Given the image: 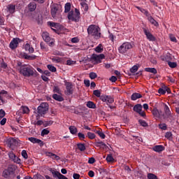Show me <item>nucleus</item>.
<instances>
[{"label": "nucleus", "instance_id": "nucleus-1", "mask_svg": "<svg viewBox=\"0 0 179 179\" xmlns=\"http://www.w3.org/2000/svg\"><path fill=\"white\" fill-rule=\"evenodd\" d=\"M87 33L90 36H92L96 40H99L101 37V33H100V27L95 24H91L87 28Z\"/></svg>", "mask_w": 179, "mask_h": 179}, {"label": "nucleus", "instance_id": "nucleus-2", "mask_svg": "<svg viewBox=\"0 0 179 179\" xmlns=\"http://www.w3.org/2000/svg\"><path fill=\"white\" fill-rule=\"evenodd\" d=\"M93 95L96 96V97H99L101 101H103V103L113 104V102L114 101V98L113 96L110 95H101V92L99 90H94Z\"/></svg>", "mask_w": 179, "mask_h": 179}, {"label": "nucleus", "instance_id": "nucleus-3", "mask_svg": "<svg viewBox=\"0 0 179 179\" xmlns=\"http://www.w3.org/2000/svg\"><path fill=\"white\" fill-rule=\"evenodd\" d=\"M36 70L31 66H22L20 69V73L25 78L34 76Z\"/></svg>", "mask_w": 179, "mask_h": 179}, {"label": "nucleus", "instance_id": "nucleus-4", "mask_svg": "<svg viewBox=\"0 0 179 179\" xmlns=\"http://www.w3.org/2000/svg\"><path fill=\"white\" fill-rule=\"evenodd\" d=\"M67 17L69 20H71V22H75L76 23H78L80 19V11H79L78 8H75L74 11L73 10H71L68 13Z\"/></svg>", "mask_w": 179, "mask_h": 179}, {"label": "nucleus", "instance_id": "nucleus-5", "mask_svg": "<svg viewBox=\"0 0 179 179\" xmlns=\"http://www.w3.org/2000/svg\"><path fill=\"white\" fill-rule=\"evenodd\" d=\"M15 170L16 166L13 164L9 165L8 169H5L3 171V176L4 177V178H10V176L15 174Z\"/></svg>", "mask_w": 179, "mask_h": 179}, {"label": "nucleus", "instance_id": "nucleus-6", "mask_svg": "<svg viewBox=\"0 0 179 179\" xmlns=\"http://www.w3.org/2000/svg\"><path fill=\"white\" fill-rule=\"evenodd\" d=\"M134 48V43L125 42L122 43L119 48L118 51L120 54H125L129 50Z\"/></svg>", "mask_w": 179, "mask_h": 179}, {"label": "nucleus", "instance_id": "nucleus-7", "mask_svg": "<svg viewBox=\"0 0 179 179\" xmlns=\"http://www.w3.org/2000/svg\"><path fill=\"white\" fill-rule=\"evenodd\" d=\"M37 110L38 115H41V117H43V115H45V113L48 112V103H41L38 107Z\"/></svg>", "mask_w": 179, "mask_h": 179}, {"label": "nucleus", "instance_id": "nucleus-8", "mask_svg": "<svg viewBox=\"0 0 179 179\" xmlns=\"http://www.w3.org/2000/svg\"><path fill=\"white\" fill-rule=\"evenodd\" d=\"M8 156L10 160H11V162H13V163H16L17 164H20V163H22V160L20 158H18L17 156H16V155H15L13 151L8 152Z\"/></svg>", "mask_w": 179, "mask_h": 179}, {"label": "nucleus", "instance_id": "nucleus-9", "mask_svg": "<svg viewBox=\"0 0 179 179\" xmlns=\"http://www.w3.org/2000/svg\"><path fill=\"white\" fill-rule=\"evenodd\" d=\"M22 41V39L19 38H14L9 44L10 50H16L19 47V43Z\"/></svg>", "mask_w": 179, "mask_h": 179}, {"label": "nucleus", "instance_id": "nucleus-10", "mask_svg": "<svg viewBox=\"0 0 179 179\" xmlns=\"http://www.w3.org/2000/svg\"><path fill=\"white\" fill-rule=\"evenodd\" d=\"M50 8V13L52 17H53V19H55L57 17V15L59 13V6H58V4H53L51 6Z\"/></svg>", "mask_w": 179, "mask_h": 179}, {"label": "nucleus", "instance_id": "nucleus-11", "mask_svg": "<svg viewBox=\"0 0 179 179\" xmlns=\"http://www.w3.org/2000/svg\"><path fill=\"white\" fill-rule=\"evenodd\" d=\"M65 94H66V96H71V94H73V85H72V83L66 82L65 83Z\"/></svg>", "mask_w": 179, "mask_h": 179}, {"label": "nucleus", "instance_id": "nucleus-12", "mask_svg": "<svg viewBox=\"0 0 179 179\" xmlns=\"http://www.w3.org/2000/svg\"><path fill=\"white\" fill-rule=\"evenodd\" d=\"M143 33L146 36V38L149 40V41H156V37L149 31V29H146V28H143Z\"/></svg>", "mask_w": 179, "mask_h": 179}, {"label": "nucleus", "instance_id": "nucleus-13", "mask_svg": "<svg viewBox=\"0 0 179 179\" xmlns=\"http://www.w3.org/2000/svg\"><path fill=\"white\" fill-rule=\"evenodd\" d=\"M21 58H23L24 59H28L29 61H34V59H36L37 58V56L32 55H29L26 52L20 53Z\"/></svg>", "mask_w": 179, "mask_h": 179}, {"label": "nucleus", "instance_id": "nucleus-14", "mask_svg": "<svg viewBox=\"0 0 179 179\" xmlns=\"http://www.w3.org/2000/svg\"><path fill=\"white\" fill-rule=\"evenodd\" d=\"M28 141L31 142V143H38V145H40V146H43L44 145V142L40 139H38L37 138L29 137Z\"/></svg>", "mask_w": 179, "mask_h": 179}, {"label": "nucleus", "instance_id": "nucleus-15", "mask_svg": "<svg viewBox=\"0 0 179 179\" xmlns=\"http://www.w3.org/2000/svg\"><path fill=\"white\" fill-rule=\"evenodd\" d=\"M51 173L55 178L57 177L59 179H68V178L62 175L59 171H52Z\"/></svg>", "mask_w": 179, "mask_h": 179}, {"label": "nucleus", "instance_id": "nucleus-16", "mask_svg": "<svg viewBox=\"0 0 179 179\" xmlns=\"http://www.w3.org/2000/svg\"><path fill=\"white\" fill-rule=\"evenodd\" d=\"M164 110L168 118H173V115L171 114V111H170V108L167 104L164 103Z\"/></svg>", "mask_w": 179, "mask_h": 179}, {"label": "nucleus", "instance_id": "nucleus-17", "mask_svg": "<svg viewBox=\"0 0 179 179\" xmlns=\"http://www.w3.org/2000/svg\"><path fill=\"white\" fill-rule=\"evenodd\" d=\"M165 149L166 148L162 145H155L152 148V150H154V152H156L157 153H162V152H163Z\"/></svg>", "mask_w": 179, "mask_h": 179}, {"label": "nucleus", "instance_id": "nucleus-18", "mask_svg": "<svg viewBox=\"0 0 179 179\" xmlns=\"http://www.w3.org/2000/svg\"><path fill=\"white\" fill-rule=\"evenodd\" d=\"M7 145L8 148L16 146V145H17V141H16L15 138H8L7 140Z\"/></svg>", "mask_w": 179, "mask_h": 179}, {"label": "nucleus", "instance_id": "nucleus-19", "mask_svg": "<svg viewBox=\"0 0 179 179\" xmlns=\"http://www.w3.org/2000/svg\"><path fill=\"white\" fill-rule=\"evenodd\" d=\"M79 150L80 152H85L86 150V145H85V143H77V147L76 148V152H78Z\"/></svg>", "mask_w": 179, "mask_h": 179}, {"label": "nucleus", "instance_id": "nucleus-20", "mask_svg": "<svg viewBox=\"0 0 179 179\" xmlns=\"http://www.w3.org/2000/svg\"><path fill=\"white\" fill-rule=\"evenodd\" d=\"M24 48L25 51H28L29 54H33V52H34V48L31 45H30V44L29 43H26L24 45Z\"/></svg>", "mask_w": 179, "mask_h": 179}, {"label": "nucleus", "instance_id": "nucleus-21", "mask_svg": "<svg viewBox=\"0 0 179 179\" xmlns=\"http://www.w3.org/2000/svg\"><path fill=\"white\" fill-rule=\"evenodd\" d=\"M37 8V4L34 2H31L28 4V9L29 12H34Z\"/></svg>", "mask_w": 179, "mask_h": 179}, {"label": "nucleus", "instance_id": "nucleus-22", "mask_svg": "<svg viewBox=\"0 0 179 179\" xmlns=\"http://www.w3.org/2000/svg\"><path fill=\"white\" fill-rule=\"evenodd\" d=\"M46 156H48V157H51V159H53V160H59V159H61L59 156L50 152H46Z\"/></svg>", "mask_w": 179, "mask_h": 179}, {"label": "nucleus", "instance_id": "nucleus-23", "mask_svg": "<svg viewBox=\"0 0 179 179\" xmlns=\"http://www.w3.org/2000/svg\"><path fill=\"white\" fill-rule=\"evenodd\" d=\"M131 99L133 101H135V100H138V99H142V94L135 92L131 95Z\"/></svg>", "mask_w": 179, "mask_h": 179}, {"label": "nucleus", "instance_id": "nucleus-24", "mask_svg": "<svg viewBox=\"0 0 179 179\" xmlns=\"http://www.w3.org/2000/svg\"><path fill=\"white\" fill-rule=\"evenodd\" d=\"M142 108H143L142 105L136 104L134 106L133 110L138 114V113H141V110H142Z\"/></svg>", "mask_w": 179, "mask_h": 179}, {"label": "nucleus", "instance_id": "nucleus-25", "mask_svg": "<svg viewBox=\"0 0 179 179\" xmlns=\"http://www.w3.org/2000/svg\"><path fill=\"white\" fill-rule=\"evenodd\" d=\"M52 99H54V100H56L57 101H64V97H62V96L58 95L57 94H54L52 95Z\"/></svg>", "mask_w": 179, "mask_h": 179}, {"label": "nucleus", "instance_id": "nucleus-26", "mask_svg": "<svg viewBox=\"0 0 179 179\" xmlns=\"http://www.w3.org/2000/svg\"><path fill=\"white\" fill-rule=\"evenodd\" d=\"M141 68V66L139 64L134 65L130 69L131 73H136L138 72V70Z\"/></svg>", "mask_w": 179, "mask_h": 179}, {"label": "nucleus", "instance_id": "nucleus-27", "mask_svg": "<svg viewBox=\"0 0 179 179\" xmlns=\"http://www.w3.org/2000/svg\"><path fill=\"white\" fill-rule=\"evenodd\" d=\"M1 94H8V92L5 90H2L0 92V103H2V104H5L6 103V100L3 99V97Z\"/></svg>", "mask_w": 179, "mask_h": 179}, {"label": "nucleus", "instance_id": "nucleus-28", "mask_svg": "<svg viewBox=\"0 0 179 179\" xmlns=\"http://www.w3.org/2000/svg\"><path fill=\"white\" fill-rule=\"evenodd\" d=\"M8 9L10 13H15V10H16V6L13 5V4H10L8 6Z\"/></svg>", "mask_w": 179, "mask_h": 179}, {"label": "nucleus", "instance_id": "nucleus-29", "mask_svg": "<svg viewBox=\"0 0 179 179\" xmlns=\"http://www.w3.org/2000/svg\"><path fill=\"white\" fill-rule=\"evenodd\" d=\"M42 37L44 41H45L46 43H50V41H51V38L50 37V36H48V34L47 33H43L42 34Z\"/></svg>", "mask_w": 179, "mask_h": 179}, {"label": "nucleus", "instance_id": "nucleus-30", "mask_svg": "<svg viewBox=\"0 0 179 179\" xmlns=\"http://www.w3.org/2000/svg\"><path fill=\"white\" fill-rule=\"evenodd\" d=\"M96 134H97V135H99V136H100L101 139H106V134L103 133V130H101V129L96 130Z\"/></svg>", "mask_w": 179, "mask_h": 179}, {"label": "nucleus", "instance_id": "nucleus-31", "mask_svg": "<svg viewBox=\"0 0 179 179\" xmlns=\"http://www.w3.org/2000/svg\"><path fill=\"white\" fill-rule=\"evenodd\" d=\"M145 72H150V73H154V75L157 73V70L155 68H145Z\"/></svg>", "mask_w": 179, "mask_h": 179}, {"label": "nucleus", "instance_id": "nucleus-32", "mask_svg": "<svg viewBox=\"0 0 179 179\" xmlns=\"http://www.w3.org/2000/svg\"><path fill=\"white\" fill-rule=\"evenodd\" d=\"M71 12V3H66L64 6V13Z\"/></svg>", "mask_w": 179, "mask_h": 179}, {"label": "nucleus", "instance_id": "nucleus-33", "mask_svg": "<svg viewBox=\"0 0 179 179\" xmlns=\"http://www.w3.org/2000/svg\"><path fill=\"white\" fill-rule=\"evenodd\" d=\"M152 113L154 117H156L157 118H159V117H160V112H159V110H157L156 108H153Z\"/></svg>", "mask_w": 179, "mask_h": 179}, {"label": "nucleus", "instance_id": "nucleus-34", "mask_svg": "<svg viewBox=\"0 0 179 179\" xmlns=\"http://www.w3.org/2000/svg\"><path fill=\"white\" fill-rule=\"evenodd\" d=\"M148 20L152 24H154V26H159V22L154 20L152 16L148 17Z\"/></svg>", "mask_w": 179, "mask_h": 179}, {"label": "nucleus", "instance_id": "nucleus-35", "mask_svg": "<svg viewBox=\"0 0 179 179\" xmlns=\"http://www.w3.org/2000/svg\"><path fill=\"white\" fill-rule=\"evenodd\" d=\"M86 106L88 107V108H96V103H94L93 101H89L87 102Z\"/></svg>", "mask_w": 179, "mask_h": 179}, {"label": "nucleus", "instance_id": "nucleus-36", "mask_svg": "<svg viewBox=\"0 0 179 179\" xmlns=\"http://www.w3.org/2000/svg\"><path fill=\"white\" fill-rule=\"evenodd\" d=\"M21 111H22L23 114H29L30 113V109L27 106L21 107Z\"/></svg>", "mask_w": 179, "mask_h": 179}, {"label": "nucleus", "instance_id": "nucleus-37", "mask_svg": "<svg viewBox=\"0 0 179 179\" xmlns=\"http://www.w3.org/2000/svg\"><path fill=\"white\" fill-rule=\"evenodd\" d=\"M69 131L72 135H75L78 132V129L75 126H71L69 127Z\"/></svg>", "mask_w": 179, "mask_h": 179}, {"label": "nucleus", "instance_id": "nucleus-38", "mask_svg": "<svg viewBox=\"0 0 179 179\" xmlns=\"http://www.w3.org/2000/svg\"><path fill=\"white\" fill-rule=\"evenodd\" d=\"M80 5L85 12H87V10H89V6L87 5V3H86V1L81 2Z\"/></svg>", "mask_w": 179, "mask_h": 179}, {"label": "nucleus", "instance_id": "nucleus-39", "mask_svg": "<svg viewBox=\"0 0 179 179\" xmlns=\"http://www.w3.org/2000/svg\"><path fill=\"white\" fill-rule=\"evenodd\" d=\"M47 68L49 69V71H50V72H57V68L52 66V64H48Z\"/></svg>", "mask_w": 179, "mask_h": 179}, {"label": "nucleus", "instance_id": "nucleus-40", "mask_svg": "<svg viewBox=\"0 0 179 179\" xmlns=\"http://www.w3.org/2000/svg\"><path fill=\"white\" fill-rule=\"evenodd\" d=\"M95 51L96 52H99V53H101L102 51H103V45L99 44L98 46H96L95 48Z\"/></svg>", "mask_w": 179, "mask_h": 179}, {"label": "nucleus", "instance_id": "nucleus-41", "mask_svg": "<svg viewBox=\"0 0 179 179\" xmlns=\"http://www.w3.org/2000/svg\"><path fill=\"white\" fill-rule=\"evenodd\" d=\"M92 59H94L95 62H96V64L101 63V60L97 55H94V56L92 57Z\"/></svg>", "mask_w": 179, "mask_h": 179}, {"label": "nucleus", "instance_id": "nucleus-42", "mask_svg": "<svg viewBox=\"0 0 179 179\" xmlns=\"http://www.w3.org/2000/svg\"><path fill=\"white\" fill-rule=\"evenodd\" d=\"M106 161L108 162V163H113L114 162V158L113 157V155H108L106 157Z\"/></svg>", "mask_w": 179, "mask_h": 179}, {"label": "nucleus", "instance_id": "nucleus-43", "mask_svg": "<svg viewBox=\"0 0 179 179\" xmlns=\"http://www.w3.org/2000/svg\"><path fill=\"white\" fill-rule=\"evenodd\" d=\"M52 124H54V121L52 120L45 121V122H43V127H45V128L47 127H50Z\"/></svg>", "mask_w": 179, "mask_h": 179}, {"label": "nucleus", "instance_id": "nucleus-44", "mask_svg": "<svg viewBox=\"0 0 179 179\" xmlns=\"http://www.w3.org/2000/svg\"><path fill=\"white\" fill-rule=\"evenodd\" d=\"M158 127L159 129H162V131H166L167 129V124H166V123L159 124Z\"/></svg>", "mask_w": 179, "mask_h": 179}, {"label": "nucleus", "instance_id": "nucleus-45", "mask_svg": "<svg viewBox=\"0 0 179 179\" xmlns=\"http://www.w3.org/2000/svg\"><path fill=\"white\" fill-rule=\"evenodd\" d=\"M147 178L148 179H157V176L155 175V173H148Z\"/></svg>", "mask_w": 179, "mask_h": 179}, {"label": "nucleus", "instance_id": "nucleus-46", "mask_svg": "<svg viewBox=\"0 0 179 179\" xmlns=\"http://www.w3.org/2000/svg\"><path fill=\"white\" fill-rule=\"evenodd\" d=\"M48 25L50 26V27H51V29H52V27L54 29H57V26L58 25V24L55 23V22H48Z\"/></svg>", "mask_w": 179, "mask_h": 179}, {"label": "nucleus", "instance_id": "nucleus-47", "mask_svg": "<svg viewBox=\"0 0 179 179\" xmlns=\"http://www.w3.org/2000/svg\"><path fill=\"white\" fill-rule=\"evenodd\" d=\"M138 123L140 124V125H141V127H148V122H146V121L143 120H138Z\"/></svg>", "mask_w": 179, "mask_h": 179}, {"label": "nucleus", "instance_id": "nucleus-48", "mask_svg": "<svg viewBox=\"0 0 179 179\" xmlns=\"http://www.w3.org/2000/svg\"><path fill=\"white\" fill-rule=\"evenodd\" d=\"M52 62H56V64H59L62 59L61 57H54L52 59Z\"/></svg>", "mask_w": 179, "mask_h": 179}, {"label": "nucleus", "instance_id": "nucleus-49", "mask_svg": "<svg viewBox=\"0 0 179 179\" xmlns=\"http://www.w3.org/2000/svg\"><path fill=\"white\" fill-rule=\"evenodd\" d=\"M168 65H169V66H170V68H177L176 62H169Z\"/></svg>", "mask_w": 179, "mask_h": 179}, {"label": "nucleus", "instance_id": "nucleus-50", "mask_svg": "<svg viewBox=\"0 0 179 179\" xmlns=\"http://www.w3.org/2000/svg\"><path fill=\"white\" fill-rule=\"evenodd\" d=\"M54 93H57L58 94H61V90L58 86H55L53 88Z\"/></svg>", "mask_w": 179, "mask_h": 179}, {"label": "nucleus", "instance_id": "nucleus-51", "mask_svg": "<svg viewBox=\"0 0 179 179\" xmlns=\"http://www.w3.org/2000/svg\"><path fill=\"white\" fill-rule=\"evenodd\" d=\"M50 134V131L47 129H43L41 131V136H44L45 135H48Z\"/></svg>", "mask_w": 179, "mask_h": 179}, {"label": "nucleus", "instance_id": "nucleus-52", "mask_svg": "<svg viewBox=\"0 0 179 179\" xmlns=\"http://www.w3.org/2000/svg\"><path fill=\"white\" fill-rule=\"evenodd\" d=\"M87 136L89 139H94V138H96V134H94V133L88 132Z\"/></svg>", "mask_w": 179, "mask_h": 179}, {"label": "nucleus", "instance_id": "nucleus-53", "mask_svg": "<svg viewBox=\"0 0 179 179\" xmlns=\"http://www.w3.org/2000/svg\"><path fill=\"white\" fill-rule=\"evenodd\" d=\"M169 38L173 43H177V38H176V36H174V35L169 34Z\"/></svg>", "mask_w": 179, "mask_h": 179}, {"label": "nucleus", "instance_id": "nucleus-54", "mask_svg": "<svg viewBox=\"0 0 179 179\" xmlns=\"http://www.w3.org/2000/svg\"><path fill=\"white\" fill-rule=\"evenodd\" d=\"M0 26H5V17L0 15Z\"/></svg>", "mask_w": 179, "mask_h": 179}, {"label": "nucleus", "instance_id": "nucleus-55", "mask_svg": "<svg viewBox=\"0 0 179 179\" xmlns=\"http://www.w3.org/2000/svg\"><path fill=\"white\" fill-rule=\"evenodd\" d=\"M90 79H96L97 78V74L94 72H91L90 73Z\"/></svg>", "mask_w": 179, "mask_h": 179}, {"label": "nucleus", "instance_id": "nucleus-56", "mask_svg": "<svg viewBox=\"0 0 179 179\" xmlns=\"http://www.w3.org/2000/svg\"><path fill=\"white\" fill-rule=\"evenodd\" d=\"M53 55H59V57H64V53H62V52L55 50L53 52Z\"/></svg>", "mask_w": 179, "mask_h": 179}, {"label": "nucleus", "instance_id": "nucleus-57", "mask_svg": "<svg viewBox=\"0 0 179 179\" xmlns=\"http://www.w3.org/2000/svg\"><path fill=\"white\" fill-rule=\"evenodd\" d=\"M98 146L102 147L103 149L104 148H107V145H106V143H104L103 141H99L96 143Z\"/></svg>", "mask_w": 179, "mask_h": 179}, {"label": "nucleus", "instance_id": "nucleus-58", "mask_svg": "<svg viewBox=\"0 0 179 179\" xmlns=\"http://www.w3.org/2000/svg\"><path fill=\"white\" fill-rule=\"evenodd\" d=\"M21 155L24 159H27V157H29V155H27V152L24 150L22 151Z\"/></svg>", "mask_w": 179, "mask_h": 179}, {"label": "nucleus", "instance_id": "nucleus-59", "mask_svg": "<svg viewBox=\"0 0 179 179\" xmlns=\"http://www.w3.org/2000/svg\"><path fill=\"white\" fill-rule=\"evenodd\" d=\"M172 136L173 134H171L170 131H167L165 134V138H167V139H171Z\"/></svg>", "mask_w": 179, "mask_h": 179}, {"label": "nucleus", "instance_id": "nucleus-60", "mask_svg": "<svg viewBox=\"0 0 179 179\" xmlns=\"http://www.w3.org/2000/svg\"><path fill=\"white\" fill-rule=\"evenodd\" d=\"M78 136L80 141H83V139H85L86 138L85 136V134H83V133H80V132L78 134Z\"/></svg>", "mask_w": 179, "mask_h": 179}, {"label": "nucleus", "instance_id": "nucleus-61", "mask_svg": "<svg viewBox=\"0 0 179 179\" xmlns=\"http://www.w3.org/2000/svg\"><path fill=\"white\" fill-rule=\"evenodd\" d=\"M158 93L159 94H166V90H164V88H159L158 90Z\"/></svg>", "mask_w": 179, "mask_h": 179}, {"label": "nucleus", "instance_id": "nucleus-62", "mask_svg": "<svg viewBox=\"0 0 179 179\" xmlns=\"http://www.w3.org/2000/svg\"><path fill=\"white\" fill-rule=\"evenodd\" d=\"M34 179H45V178H44V176L40 175V174H38V175H35L34 176Z\"/></svg>", "mask_w": 179, "mask_h": 179}, {"label": "nucleus", "instance_id": "nucleus-63", "mask_svg": "<svg viewBox=\"0 0 179 179\" xmlns=\"http://www.w3.org/2000/svg\"><path fill=\"white\" fill-rule=\"evenodd\" d=\"M5 115H6L5 110H3V109H1L0 110V118H3V117H5Z\"/></svg>", "mask_w": 179, "mask_h": 179}, {"label": "nucleus", "instance_id": "nucleus-64", "mask_svg": "<svg viewBox=\"0 0 179 179\" xmlns=\"http://www.w3.org/2000/svg\"><path fill=\"white\" fill-rule=\"evenodd\" d=\"M71 43H79V38L78 37H74L71 38Z\"/></svg>", "mask_w": 179, "mask_h": 179}]
</instances>
